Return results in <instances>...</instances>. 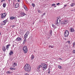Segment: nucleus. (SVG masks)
Listing matches in <instances>:
<instances>
[{"label":"nucleus","mask_w":75,"mask_h":75,"mask_svg":"<svg viewBox=\"0 0 75 75\" xmlns=\"http://www.w3.org/2000/svg\"><path fill=\"white\" fill-rule=\"evenodd\" d=\"M24 69L26 71H29L31 70V67L30 64H26L24 67Z\"/></svg>","instance_id":"nucleus-1"},{"label":"nucleus","mask_w":75,"mask_h":75,"mask_svg":"<svg viewBox=\"0 0 75 75\" xmlns=\"http://www.w3.org/2000/svg\"><path fill=\"white\" fill-rule=\"evenodd\" d=\"M42 65V69L43 71H45L47 69V64H45L44 63H42L41 64Z\"/></svg>","instance_id":"nucleus-2"},{"label":"nucleus","mask_w":75,"mask_h":75,"mask_svg":"<svg viewBox=\"0 0 75 75\" xmlns=\"http://www.w3.org/2000/svg\"><path fill=\"white\" fill-rule=\"evenodd\" d=\"M23 52L24 53H27V52H28V50L27 49V47L26 46H25L23 47Z\"/></svg>","instance_id":"nucleus-3"},{"label":"nucleus","mask_w":75,"mask_h":75,"mask_svg":"<svg viewBox=\"0 0 75 75\" xmlns=\"http://www.w3.org/2000/svg\"><path fill=\"white\" fill-rule=\"evenodd\" d=\"M64 37H68L69 35V31L67 30H65V32H64Z\"/></svg>","instance_id":"nucleus-4"},{"label":"nucleus","mask_w":75,"mask_h":75,"mask_svg":"<svg viewBox=\"0 0 75 75\" xmlns=\"http://www.w3.org/2000/svg\"><path fill=\"white\" fill-rule=\"evenodd\" d=\"M6 15H7V13H4L1 14V18L3 19L5 17H6Z\"/></svg>","instance_id":"nucleus-5"},{"label":"nucleus","mask_w":75,"mask_h":75,"mask_svg":"<svg viewBox=\"0 0 75 75\" xmlns=\"http://www.w3.org/2000/svg\"><path fill=\"white\" fill-rule=\"evenodd\" d=\"M68 20L65 19L64 21L62 22V24H67L68 23Z\"/></svg>","instance_id":"nucleus-6"},{"label":"nucleus","mask_w":75,"mask_h":75,"mask_svg":"<svg viewBox=\"0 0 75 75\" xmlns=\"http://www.w3.org/2000/svg\"><path fill=\"white\" fill-rule=\"evenodd\" d=\"M26 15L25 13H24L23 12H22L20 13V17H23Z\"/></svg>","instance_id":"nucleus-7"},{"label":"nucleus","mask_w":75,"mask_h":75,"mask_svg":"<svg viewBox=\"0 0 75 75\" xmlns=\"http://www.w3.org/2000/svg\"><path fill=\"white\" fill-rule=\"evenodd\" d=\"M69 30L70 31V32L71 33L75 32V30H74V29L73 28H70Z\"/></svg>","instance_id":"nucleus-8"},{"label":"nucleus","mask_w":75,"mask_h":75,"mask_svg":"<svg viewBox=\"0 0 75 75\" xmlns=\"http://www.w3.org/2000/svg\"><path fill=\"white\" fill-rule=\"evenodd\" d=\"M16 41H20V40H21V38L18 37L16 38Z\"/></svg>","instance_id":"nucleus-9"},{"label":"nucleus","mask_w":75,"mask_h":75,"mask_svg":"<svg viewBox=\"0 0 75 75\" xmlns=\"http://www.w3.org/2000/svg\"><path fill=\"white\" fill-rule=\"evenodd\" d=\"M7 22H8V21H7V20H5L3 21V24L4 25H5L6 24V23H7Z\"/></svg>","instance_id":"nucleus-10"},{"label":"nucleus","mask_w":75,"mask_h":75,"mask_svg":"<svg viewBox=\"0 0 75 75\" xmlns=\"http://www.w3.org/2000/svg\"><path fill=\"white\" fill-rule=\"evenodd\" d=\"M10 19H11V20H13V19H17V18L14 17H11L10 18Z\"/></svg>","instance_id":"nucleus-11"},{"label":"nucleus","mask_w":75,"mask_h":75,"mask_svg":"<svg viewBox=\"0 0 75 75\" xmlns=\"http://www.w3.org/2000/svg\"><path fill=\"white\" fill-rule=\"evenodd\" d=\"M11 45L10 44H8L7 45H6V50H8V49L9 48V46L10 47Z\"/></svg>","instance_id":"nucleus-12"},{"label":"nucleus","mask_w":75,"mask_h":75,"mask_svg":"<svg viewBox=\"0 0 75 75\" xmlns=\"http://www.w3.org/2000/svg\"><path fill=\"white\" fill-rule=\"evenodd\" d=\"M58 19H57V20L56 21V22L54 23L56 25H58Z\"/></svg>","instance_id":"nucleus-13"},{"label":"nucleus","mask_w":75,"mask_h":75,"mask_svg":"<svg viewBox=\"0 0 75 75\" xmlns=\"http://www.w3.org/2000/svg\"><path fill=\"white\" fill-rule=\"evenodd\" d=\"M19 6V4L18 3H17L15 5V8H17Z\"/></svg>","instance_id":"nucleus-14"},{"label":"nucleus","mask_w":75,"mask_h":75,"mask_svg":"<svg viewBox=\"0 0 75 75\" xmlns=\"http://www.w3.org/2000/svg\"><path fill=\"white\" fill-rule=\"evenodd\" d=\"M26 42H27V40H26V39H25L24 40L23 44V45L25 44Z\"/></svg>","instance_id":"nucleus-15"},{"label":"nucleus","mask_w":75,"mask_h":75,"mask_svg":"<svg viewBox=\"0 0 75 75\" xmlns=\"http://www.w3.org/2000/svg\"><path fill=\"white\" fill-rule=\"evenodd\" d=\"M70 5L71 7H74L75 6V3H72Z\"/></svg>","instance_id":"nucleus-16"},{"label":"nucleus","mask_w":75,"mask_h":75,"mask_svg":"<svg viewBox=\"0 0 75 75\" xmlns=\"http://www.w3.org/2000/svg\"><path fill=\"white\" fill-rule=\"evenodd\" d=\"M28 35H26V34H25L24 35V38L25 39H26V38H27V37H28Z\"/></svg>","instance_id":"nucleus-17"},{"label":"nucleus","mask_w":75,"mask_h":75,"mask_svg":"<svg viewBox=\"0 0 75 75\" xmlns=\"http://www.w3.org/2000/svg\"><path fill=\"white\" fill-rule=\"evenodd\" d=\"M3 7H6V4L4 3L3 4Z\"/></svg>","instance_id":"nucleus-18"},{"label":"nucleus","mask_w":75,"mask_h":75,"mask_svg":"<svg viewBox=\"0 0 75 75\" xmlns=\"http://www.w3.org/2000/svg\"><path fill=\"white\" fill-rule=\"evenodd\" d=\"M24 9L25 10H26V11H27V10H28V9H27V7H26V6H24Z\"/></svg>","instance_id":"nucleus-19"},{"label":"nucleus","mask_w":75,"mask_h":75,"mask_svg":"<svg viewBox=\"0 0 75 75\" xmlns=\"http://www.w3.org/2000/svg\"><path fill=\"white\" fill-rule=\"evenodd\" d=\"M17 63H14L13 64V67H16V66H17Z\"/></svg>","instance_id":"nucleus-20"},{"label":"nucleus","mask_w":75,"mask_h":75,"mask_svg":"<svg viewBox=\"0 0 75 75\" xmlns=\"http://www.w3.org/2000/svg\"><path fill=\"white\" fill-rule=\"evenodd\" d=\"M52 6H54V7H56L57 6H56L55 4H52Z\"/></svg>","instance_id":"nucleus-21"},{"label":"nucleus","mask_w":75,"mask_h":75,"mask_svg":"<svg viewBox=\"0 0 75 75\" xmlns=\"http://www.w3.org/2000/svg\"><path fill=\"white\" fill-rule=\"evenodd\" d=\"M52 30H50V33L51 35H52Z\"/></svg>","instance_id":"nucleus-22"},{"label":"nucleus","mask_w":75,"mask_h":75,"mask_svg":"<svg viewBox=\"0 0 75 75\" xmlns=\"http://www.w3.org/2000/svg\"><path fill=\"white\" fill-rule=\"evenodd\" d=\"M34 55H31V59H34Z\"/></svg>","instance_id":"nucleus-23"},{"label":"nucleus","mask_w":75,"mask_h":75,"mask_svg":"<svg viewBox=\"0 0 75 75\" xmlns=\"http://www.w3.org/2000/svg\"><path fill=\"white\" fill-rule=\"evenodd\" d=\"M30 34V33H29V31H28L25 34L27 35H28V34Z\"/></svg>","instance_id":"nucleus-24"},{"label":"nucleus","mask_w":75,"mask_h":75,"mask_svg":"<svg viewBox=\"0 0 75 75\" xmlns=\"http://www.w3.org/2000/svg\"><path fill=\"white\" fill-rule=\"evenodd\" d=\"M13 54V51H11L9 53V55H12Z\"/></svg>","instance_id":"nucleus-25"},{"label":"nucleus","mask_w":75,"mask_h":75,"mask_svg":"<svg viewBox=\"0 0 75 75\" xmlns=\"http://www.w3.org/2000/svg\"><path fill=\"white\" fill-rule=\"evenodd\" d=\"M49 48H54V46L50 45L49 46Z\"/></svg>","instance_id":"nucleus-26"},{"label":"nucleus","mask_w":75,"mask_h":75,"mask_svg":"<svg viewBox=\"0 0 75 75\" xmlns=\"http://www.w3.org/2000/svg\"><path fill=\"white\" fill-rule=\"evenodd\" d=\"M11 70H15V69L14 68H12L11 67L10 68Z\"/></svg>","instance_id":"nucleus-27"},{"label":"nucleus","mask_w":75,"mask_h":75,"mask_svg":"<svg viewBox=\"0 0 75 75\" xmlns=\"http://www.w3.org/2000/svg\"><path fill=\"white\" fill-rule=\"evenodd\" d=\"M3 50L4 51H6V47H4L3 48Z\"/></svg>","instance_id":"nucleus-28"},{"label":"nucleus","mask_w":75,"mask_h":75,"mask_svg":"<svg viewBox=\"0 0 75 75\" xmlns=\"http://www.w3.org/2000/svg\"><path fill=\"white\" fill-rule=\"evenodd\" d=\"M59 69H62V67H61V66L59 65Z\"/></svg>","instance_id":"nucleus-29"},{"label":"nucleus","mask_w":75,"mask_h":75,"mask_svg":"<svg viewBox=\"0 0 75 75\" xmlns=\"http://www.w3.org/2000/svg\"><path fill=\"white\" fill-rule=\"evenodd\" d=\"M32 6L33 7H35V5L34 4H32Z\"/></svg>","instance_id":"nucleus-30"},{"label":"nucleus","mask_w":75,"mask_h":75,"mask_svg":"<svg viewBox=\"0 0 75 75\" xmlns=\"http://www.w3.org/2000/svg\"><path fill=\"white\" fill-rule=\"evenodd\" d=\"M72 52H73V54H75V50H74Z\"/></svg>","instance_id":"nucleus-31"},{"label":"nucleus","mask_w":75,"mask_h":75,"mask_svg":"<svg viewBox=\"0 0 75 75\" xmlns=\"http://www.w3.org/2000/svg\"><path fill=\"white\" fill-rule=\"evenodd\" d=\"M41 67H42V65H40L39 66V68H40Z\"/></svg>","instance_id":"nucleus-32"},{"label":"nucleus","mask_w":75,"mask_h":75,"mask_svg":"<svg viewBox=\"0 0 75 75\" xmlns=\"http://www.w3.org/2000/svg\"><path fill=\"white\" fill-rule=\"evenodd\" d=\"M7 74H10V72L9 71H8L7 72Z\"/></svg>","instance_id":"nucleus-33"},{"label":"nucleus","mask_w":75,"mask_h":75,"mask_svg":"<svg viewBox=\"0 0 75 75\" xmlns=\"http://www.w3.org/2000/svg\"><path fill=\"white\" fill-rule=\"evenodd\" d=\"M3 25L0 26V28H3Z\"/></svg>","instance_id":"nucleus-34"},{"label":"nucleus","mask_w":75,"mask_h":75,"mask_svg":"<svg viewBox=\"0 0 75 75\" xmlns=\"http://www.w3.org/2000/svg\"><path fill=\"white\" fill-rule=\"evenodd\" d=\"M67 42L69 44L71 43V42L70 41H68Z\"/></svg>","instance_id":"nucleus-35"},{"label":"nucleus","mask_w":75,"mask_h":75,"mask_svg":"<svg viewBox=\"0 0 75 75\" xmlns=\"http://www.w3.org/2000/svg\"><path fill=\"white\" fill-rule=\"evenodd\" d=\"M59 4H60V3H57L56 4V5H57V6H58V5H59Z\"/></svg>","instance_id":"nucleus-36"},{"label":"nucleus","mask_w":75,"mask_h":75,"mask_svg":"<svg viewBox=\"0 0 75 75\" xmlns=\"http://www.w3.org/2000/svg\"><path fill=\"white\" fill-rule=\"evenodd\" d=\"M38 12L39 13H41V11L40 10H38Z\"/></svg>","instance_id":"nucleus-37"},{"label":"nucleus","mask_w":75,"mask_h":75,"mask_svg":"<svg viewBox=\"0 0 75 75\" xmlns=\"http://www.w3.org/2000/svg\"><path fill=\"white\" fill-rule=\"evenodd\" d=\"M45 15V13H44L43 14V16H44V15Z\"/></svg>","instance_id":"nucleus-38"},{"label":"nucleus","mask_w":75,"mask_h":75,"mask_svg":"<svg viewBox=\"0 0 75 75\" xmlns=\"http://www.w3.org/2000/svg\"><path fill=\"white\" fill-rule=\"evenodd\" d=\"M73 45H75V42L73 43Z\"/></svg>","instance_id":"nucleus-39"},{"label":"nucleus","mask_w":75,"mask_h":75,"mask_svg":"<svg viewBox=\"0 0 75 75\" xmlns=\"http://www.w3.org/2000/svg\"><path fill=\"white\" fill-rule=\"evenodd\" d=\"M64 7H67V5H64Z\"/></svg>","instance_id":"nucleus-40"},{"label":"nucleus","mask_w":75,"mask_h":75,"mask_svg":"<svg viewBox=\"0 0 75 75\" xmlns=\"http://www.w3.org/2000/svg\"><path fill=\"white\" fill-rule=\"evenodd\" d=\"M25 75H29V74H28V73H26Z\"/></svg>","instance_id":"nucleus-41"},{"label":"nucleus","mask_w":75,"mask_h":75,"mask_svg":"<svg viewBox=\"0 0 75 75\" xmlns=\"http://www.w3.org/2000/svg\"><path fill=\"white\" fill-rule=\"evenodd\" d=\"M59 59H60V60H62V59H61V58H59Z\"/></svg>","instance_id":"nucleus-42"},{"label":"nucleus","mask_w":75,"mask_h":75,"mask_svg":"<svg viewBox=\"0 0 75 75\" xmlns=\"http://www.w3.org/2000/svg\"><path fill=\"white\" fill-rule=\"evenodd\" d=\"M52 26L53 27H54V25L52 24Z\"/></svg>","instance_id":"nucleus-43"},{"label":"nucleus","mask_w":75,"mask_h":75,"mask_svg":"<svg viewBox=\"0 0 75 75\" xmlns=\"http://www.w3.org/2000/svg\"><path fill=\"white\" fill-rule=\"evenodd\" d=\"M1 25H3V24H2V23H1Z\"/></svg>","instance_id":"nucleus-44"},{"label":"nucleus","mask_w":75,"mask_h":75,"mask_svg":"<svg viewBox=\"0 0 75 75\" xmlns=\"http://www.w3.org/2000/svg\"><path fill=\"white\" fill-rule=\"evenodd\" d=\"M12 27L13 28L14 27V25H13V26H12Z\"/></svg>","instance_id":"nucleus-45"},{"label":"nucleus","mask_w":75,"mask_h":75,"mask_svg":"<svg viewBox=\"0 0 75 75\" xmlns=\"http://www.w3.org/2000/svg\"><path fill=\"white\" fill-rule=\"evenodd\" d=\"M18 2H20V0H18Z\"/></svg>","instance_id":"nucleus-46"},{"label":"nucleus","mask_w":75,"mask_h":75,"mask_svg":"<svg viewBox=\"0 0 75 75\" xmlns=\"http://www.w3.org/2000/svg\"><path fill=\"white\" fill-rule=\"evenodd\" d=\"M50 71H49V72H48V74H50Z\"/></svg>","instance_id":"nucleus-47"},{"label":"nucleus","mask_w":75,"mask_h":75,"mask_svg":"<svg viewBox=\"0 0 75 75\" xmlns=\"http://www.w3.org/2000/svg\"><path fill=\"white\" fill-rule=\"evenodd\" d=\"M1 33L0 32V36L1 35Z\"/></svg>","instance_id":"nucleus-48"},{"label":"nucleus","mask_w":75,"mask_h":75,"mask_svg":"<svg viewBox=\"0 0 75 75\" xmlns=\"http://www.w3.org/2000/svg\"><path fill=\"white\" fill-rule=\"evenodd\" d=\"M71 11H73V10H72Z\"/></svg>","instance_id":"nucleus-49"}]
</instances>
